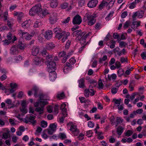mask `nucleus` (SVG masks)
<instances>
[{
	"label": "nucleus",
	"mask_w": 146,
	"mask_h": 146,
	"mask_svg": "<svg viewBox=\"0 0 146 146\" xmlns=\"http://www.w3.org/2000/svg\"><path fill=\"white\" fill-rule=\"evenodd\" d=\"M108 2L105 1H103L99 5V8L100 9H102L106 5H107Z\"/></svg>",
	"instance_id": "5701e85b"
},
{
	"label": "nucleus",
	"mask_w": 146,
	"mask_h": 146,
	"mask_svg": "<svg viewBox=\"0 0 146 146\" xmlns=\"http://www.w3.org/2000/svg\"><path fill=\"white\" fill-rule=\"evenodd\" d=\"M38 96L40 98V100L39 102H36L34 104V106L35 107H37L39 105H40V100H43V99H42L43 96V95L42 94H40L38 95Z\"/></svg>",
	"instance_id": "c756f323"
},
{
	"label": "nucleus",
	"mask_w": 146,
	"mask_h": 146,
	"mask_svg": "<svg viewBox=\"0 0 146 146\" xmlns=\"http://www.w3.org/2000/svg\"><path fill=\"white\" fill-rule=\"evenodd\" d=\"M60 138L62 140H63L66 138V134L63 133H61L59 134Z\"/></svg>",
	"instance_id": "49530a36"
},
{
	"label": "nucleus",
	"mask_w": 146,
	"mask_h": 146,
	"mask_svg": "<svg viewBox=\"0 0 146 146\" xmlns=\"http://www.w3.org/2000/svg\"><path fill=\"white\" fill-rule=\"evenodd\" d=\"M46 59L47 60V63H48L49 62H51V60L52 59V57L51 55H48V56H47L45 57Z\"/></svg>",
	"instance_id": "09e8293b"
},
{
	"label": "nucleus",
	"mask_w": 146,
	"mask_h": 146,
	"mask_svg": "<svg viewBox=\"0 0 146 146\" xmlns=\"http://www.w3.org/2000/svg\"><path fill=\"white\" fill-rule=\"evenodd\" d=\"M53 31L56 35L57 34H59L63 31H62L61 28L56 27L54 29Z\"/></svg>",
	"instance_id": "cd10ccee"
},
{
	"label": "nucleus",
	"mask_w": 146,
	"mask_h": 146,
	"mask_svg": "<svg viewBox=\"0 0 146 146\" xmlns=\"http://www.w3.org/2000/svg\"><path fill=\"white\" fill-rule=\"evenodd\" d=\"M98 88L99 89H102L103 88L104 84L102 82V80L101 79H100L98 81Z\"/></svg>",
	"instance_id": "a19ab883"
},
{
	"label": "nucleus",
	"mask_w": 146,
	"mask_h": 146,
	"mask_svg": "<svg viewBox=\"0 0 146 146\" xmlns=\"http://www.w3.org/2000/svg\"><path fill=\"white\" fill-rule=\"evenodd\" d=\"M36 117V116L33 115L29 117V120H30L31 124L33 125H35L36 124V121L35 120Z\"/></svg>",
	"instance_id": "aec40b11"
},
{
	"label": "nucleus",
	"mask_w": 146,
	"mask_h": 146,
	"mask_svg": "<svg viewBox=\"0 0 146 146\" xmlns=\"http://www.w3.org/2000/svg\"><path fill=\"white\" fill-rule=\"evenodd\" d=\"M114 52L117 54L118 56H120L122 55V53L121 51L119 50V49L118 47H117L114 49Z\"/></svg>",
	"instance_id": "b1692460"
},
{
	"label": "nucleus",
	"mask_w": 146,
	"mask_h": 146,
	"mask_svg": "<svg viewBox=\"0 0 146 146\" xmlns=\"http://www.w3.org/2000/svg\"><path fill=\"white\" fill-rule=\"evenodd\" d=\"M42 10L41 5L40 4H38L35 5V6L32 8L29 11V14L31 16L35 15L37 14L39 15V13H40V11Z\"/></svg>",
	"instance_id": "f03ea898"
},
{
	"label": "nucleus",
	"mask_w": 146,
	"mask_h": 146,
	"mask_svg": "<svg viewBox=\"0 0 146 146\" xmlns=\"http://www.w3.org/2000/svg\"><path fill=\"white\" fill-rule=\"evenodd\" d=\"M79 87L80 88H83L85 86L84 79L82 78L78 80Z\"/></svg>",
	"instance_id": "412c9836"
},
{
	"label": "nucleus",
	"mask_w": 146,
	"mask_h": 146,
	"mask_svg": "<svg viewBox=\"0 0 146 146\" xmlns=\"http://www.w3.org/2000/svg\"><path fill=\"white\" fill-rule=\"evenodd\" d=\"M35 64L37 65H40L43 63L44 59L41 58L36 57L34 58Z\"/></svg>",
	"instance_id": "9d476101"
},
{
	"label": "nucleus",
	"mask_w": 146,
	"mask_h": 146,
	"mask_svg": "<svg viewBox=\"0 0 146 146\" xmlns=\"http://www.w3.org/2000/svg\"><path fill=\"white\" fill-rule=\"evenodd\" d=\"M20 110L23 113V115H24L27 113V109L24 107H22V108H20Z\"/></svg>",
	"instance_id": "338daca9"
},
{
	"label": "nucleus",
	"mask_w": 146,
	"mask_h": 146,
	"mask_svg": "<svg viewBox=\"0 0 146 146\" xmlns=\"http://www.w3.org/2000/svg\"><path fill=\"white\" fill-rule=\"evenodd\" d=\"M86 34V32H84L82 33L81 32L79 36L77 37L76 38V40H81V39L85 38V35Z\"/></svg>",
	"instance_id": "393cba45"
},
{
	"label": "nucleus",
	"mask_w": 146,
	"mask_h": 146,
	"mask_svg": "<svg viewBox=\"0 0 146 146\" xmlns=\"http://www.w3.org/2000/svg\"><path fill=\"white\" fill-rule=\"evenodd\" d=\"M72 53H69L68 54L66 55L64 57L62 60V63H64L66 62L68 58L71 55Z\"/></svg>",
	"instance_id": "c85d7f7f"
},
{
	"label": "nucleus",
	"mask_w": 146,
	"mask_h": 146,
	"mask_svg": "<svg viewBox=\"0 0 146 146\" xmlns=\"http://www.w3.org/2000/svg\"><path fill=\"white\" fill-rule=\"evenodd\" d=\"M69 5V4L67 2H64L61 5V7L62 9H65Z\"/></svg>",
	"instance_id": "79ce46f5"
},
{
	"label": "nucleus",
	"mask_w": 146,
	"mask_h": 146,
	"mask_svg": "<svg viewBox=\"0 0 146 146\" xmlns=\"http://www.w3.org/2000/svg\"><path fill=\"white\" fill-rule=\"evenodd\" d=\"M10 86L11 88L15 89L17 88V85L16 83H11L10 84Z\"/></svg>",
	"instance_id": "052dcab7"
},
{
	"label": "nucleus",
	"mask_w": 146,
	"mask_h": 146,
	"mask_svg": "<svg viewBox=\"0 0 146 146\" xmlns=\"http://www.w3.org/2000/svg\"><path fill=\"white\" fill-rule=\"evenodd\" d=\"M83 20L85 21H86L90 26L94 25L96 21L94 17L89 13L85 14Z\"/></svg>",
	"instance_id": "f257e3e1"
},
{
	"label": "nucleus",
	"mask_w": 146,
	"mask_h": 146,
	"mask_svg": "<svg viewBox=\"0 0 146 146\" xmlns=\"http://www.w3.org/2000/svg\"><path fill=\"white\" fill-rule=\"evenodd\" d=\"M141 56L143 60H145L146 59V52H143L142 53Z\"/></svg>",
	"instance_id": "774afa93"
},
{
	"label": "nucleus",
	"mask_w": 146,
	"mask_h": 146,
	"mask_svg": "<svg viewBox=\"0 0 146 146\" xmlns=\"http://www.w3.org/2000/svg\"><path fill=\"white\" fill-rule=\"evenodd\" d=\"M82 21V20L81 17L79 15H77L74 17L73 21V23L75 24L78 25H80Z\"/></svg>",
	"instance_id": "423d86ee"
},
{
	"label": "nucleus",
	"mask_w": 146,
	"mask_h": 146,
	"mask_svg": "<svg viewBox=\"0 0 146 146\" xmlns=\"http://www.w3.org/2000/svg\"><path fill=\"white\" fill-rule=\"evenodd\" d=\"M56 72L54 71H51L49 73V78L50 80L54 81L56 78Z\"/></svg>",
	"instance_id": "dca6fc26"
},
{
	"label": "nucleus",
	"mask_w": 146,
	"mask_h": 146,
	"mask_svg": "<svg viewBox=\"0 0 146 146\" xmlns=\"http://www.w3.org/2000/svg\"><path fill=\"white\" fill-rule=\"evenodd\" d=\"M130 24V22L129 21H127L123 25V27L125 28H127L129 26Z\"/></svg>",
	"instance_id": "0e129e2a"
},
{
	"label": "nucleus",
	"mask_w": 146,
	"mask_h": 146,
	"mask_svg": "<svg viewBox=\"0 0 146 146\" xmlns=\"http://www.w3.org/2000/svg\"><path fill=\"white\" fill-rule=\"evenodd\" d=\"M123 129L121 126H119L117 129V132L118 135H121L123 133Z\"/></svg>",
	"instance_id": "a878e982"
},
{
	"label": "nucleus",
	"mask_w": 146,
	"mask_h": 146,
	"mask_svg": "<svg viewBox=\"0 0 146 146\" xmlns=\"http://www.w3.org/2000/svg\"><path fill=\"white\" fill-rule=\"evenodd\" d=\"M65 97V94L63 92H62L60 94H58L56 96L57 98L59 99V100L62 99Z\"/></svg>",
	"instance_id": "7c9ffc66"
},
{
	"label": "nucleus",
	"mask_w": 146,
	"mask_h": 146,
	"mask_svg": "<svg viewBox=\"0 0 146 146\" xmlns=\"http://www.w3.org/2000/svg\"><path fill=\"white\" fill-rule=\"evenodd\" d=\"M3 42L4 45H7L9 44L10 43H11V41L8 40V39H5L3 41Z\"/></svg>",
	"instance_id": "6e6d98bb"
},
{
	"label": "nucleus",
	"mask_w": 146,
	"mask_h": 146,
	"mask_svg": "<svg viewBox=\"0 0 146 146\" xmlns=\"http://www.w3.org/2000/svg\"><path fill=\"white\" fill-rule=\"evenodd\" d=\"M117 73L119 77H121L124 74V72L122 68H120L117 71Z\"/></svg>",
	"instance_id": "bb28decb"
},
{
	"label": "nucleus",
	"mask_w": 146,
	"mask_h": 146,
	"mask_svg": "<svg viewBox=\"0 0 146 146\" xmlns=\"http://www.w3.org/2000/svg\"><path fill=\"white\" fill-rule=\"evenodd\" d=\"M3 132L2 138L6 139L9 137V131L7 128H4L3 129Z\"/></svg>",
	"instance_id": "1a4fd4ad"
},
{
	"label": "nucleus",
	"mask_w": 146,
	"mask_h": 146,
	"mask_svg": "<svg viewBox=\"0 0 146 146\" xmlns=\"http://www.w3.org/2000/svg\"><path fill=\"white\" fill-rule=\"evenodd\" d=\"M70 126V130L73 132L76 133L78 134L79 131L77 129V127L76 124H73L72 122H69L67 124V126Z\"/></svg>",
	"instance_id": "0eeeda50"
},
{
	"label": "nucleus",
	"mask_w": 146,
	"mask_h": 146,
	"mask_svg": "<svg viewBox=\"0 0 146 146\" xmlns=\"http://www.w3.org/2000/svg\"><path fill=\"white\" fill-rule=\"evenodd\" d=\"M41 52L42 55L45 57L47 56H48L49 55V53L47 52L45 49H43V50L41 51Z\"/></svg>",
	"instance_id": "ea45409f"
},
{
	"label": "nucleus",
	"mask_w": 146,
	"mask_h": 146,
	"mask_svg": "<svg viewBox=\"0 0 146 146\" xmlns=\"http://www.w3.org/2000/svg\"><path fill=\"white\" fill-rule=\"evenodd\" d=\"M48 13V11L46 9L42 10L40 11V13H39L38 16L41 18H43L45 15Z\"/></svg>",
	"instance_id": "6ab92c4d"
},
{
	"label": "nucleus",
	"mask_w": 146,
	"mask_h": 146,
	"mask_svg": "<svg viewBox=\"0 0 146 146\" xmlns=\"http://www.w3.org/2000/svg\"><path fill=\"white\" fill-rule=\"evenodd\" d=\"M133 131L129 130H128L126 132H125L124 133L125 136L127 137H129L131 135L133 134Z\"/></svg>",
	"instance_id": "f704fd0d"
},
{
	"label": "nucleus",
	"mask_w": 146,
	"mask_h": 146,
	"mask_svg": "<svg viewBox=\"0 0 146 146\" xmlns=\"http://www.w3.org/2000/svg\"><path fill=\"white\" fill-rule=\"evenodd\" d=\"M57 15L56 13L51 12L50 13L49 20L51 24H54L56 23L57 20Z\"/></svg>",
	"instance_id": "39448f33"
},
{
	"label": "nucleus",
	"mask_w": 146,
	"mask_h": 146,
	"mask_svg": "<svg viewBox=\"0 0 146 146\" xmlns=\"http://www.w3.org/2000/svg\"><path fill=\"white\" fill-rule=\"evenodd\" d=\"M41 25L42 23L41 22L37 21L34 23L33 27L35 28H37L41 26Z\"/></svg>",
	"instance_id": "473e14b6"
},
{
	"label": "nucleus",
	"mask_w": 146,
	"mask_h": 146,
	"mask_svg": "<svg viewBox=\"0 0 146 146\" xmlns=\"http://www.w3.org/2000/svg\"><path fill=\"white\" fill-rule=\"evenodd\" d=\"M81 31L80 30H76L73 32L72 33L73 36L74 37L78 36L81 33Z\"/></svg>",
	"instance_id": "e433bc0d"
},
{
	"label": "nucleus",
	"mask_w": 146,
	"mask_h": 146,
	"mask_svg": "<svg viewBox=\"0 0 146 146\" xmlns=\"http://www.w3.org/2000/svg\"><path fill=\"white\" fill-rule=\"evenodd\" d=\"M113 37L115 39H117L118 40L120 39L119 35L116 33H114L113 35Z\"/></svg>",
	"instance_id": "bf43d9fd"
},
{
	"label": "nucleus",
	"mask_w": 146,
	"mask_h": 146,
	"mask_svg": "<svg viewBox=\"0 0 146 146\" xmlns=\"http://www.w3.org/2000/svg\"><path fill=\"white\" fill-rule=\"evenodd\" d=\"M120 61L122 63H124L125 62H128L127 58L124 57H121Z\"/></svg>",
	"instance_id": "a18cd8bd"
},
{
	"label": "nucleus",
	"mask_w": 146,
	"mask_h": 146,
	"mask_svg": "<svg viewBox=\"0 0 146 146\" xmlns=\"http://www.w3.org/2000/svg\"><path fill=\"white\" fill-rule=\"evenodd\" d=\"M18 46H12L10 50V53L13 55L17 54L19 53Z\"/></svg>",
	"instance_id": "9b49d317"
},
{
	"label": "nucleus",
	"mask_w": 146,
	"mask_h": 146,
	"mask_svg": "<svg viewBox=\"0 0 146 146\" xmlns=\"http://www.w3.org/2000/svg\"><path fill=\"white\" fill-rule=\"evenodd\" d=\"M29 21H27L22 23L21 25L24 28H27L30 25V23H29Z\"/></svg>",
	"instance_id": "2f4dec72"
},
{
	"label": "nucleus",
	"mask_w": 146,
	"mask_h": 146,
	"mask_svg": "<svg viewBox=\"0 0 146 146\" xmlns=\"http://www.w3.org/2000/svg\"><path fill=\"white\" fill-rule=\"evenodd\" d=\"M22 59V57L20 55L16 57L15 58V61L17 62H18L19 61H21Z\"/></svg>",
	"instance_id": "69168bd1"
},
{
	"label": "nucleus",
	"mask_w": 146,
	"mask_h": 146,
	"mask_svg": "<svg viewBox=\"0 0 146 146\" xmlns=\"http://www.w3.org/2000/svg\"><path fill=\"white\" fill-rule=\"evenodd\" d=\"M14 16H17V20L19 22H21L24 14L22 12L18 13L16 11H15L14 13Z\"/></svg>",
	"instance_id": "4468645a"
},
{
	"label": "nucleus",
	"mask_w": 146,
	"mask_h": 146,
	"mask_svg": "<svg viewBox=\"0 0 146 146\" xmlns=\"http://www.w3.org/2000/svg\"><path fill=\"white\" fill-rule=\"evenodd\" d=\"M115 65L117 68H119L121 67V64L120 62L117 61L115 62Z\"/></svg>",
	"instance_id": "3c124183"
},
{
	"label": "nucleus",
	"mask_w": 146,
	"mask_h": 146,
	"mask_svg": "<svg viewBox=\"0 0 146 146\" xmlns=\"http://www.w3.org/2000/svg\"><path fill=\"white\" fill-rule=\"evenodd\" d=\"M7 39L8 40L11 41L12 38V35L11 32H9L7 35Z\"/></svg>",
	"instance_id": "864d4df0"
},
{
	"label": "nucleus",
	"mask_w": 146,
	"mask_h": 146,
	"mask_svg": "<svg viewBox=\"0 0 146 146\" xmlns=\"http://www.w3.org/2000/svg\"><path fill=\"white\" fill-rule=\"evenodd\" d=\"M143 111V110L142 109H140L137 110L136 111H134L133 112V113L135 115H136V114H140Z\"/></svg>",
	"instance_id": "e2e57ef3"
},
{
	"label": "nucleus",
	"mask_w": 146,
	"mask_h": 146,
	"mask_svg": "<svg viewBox=\"0 0 146 146\" xmlns=\"http://www.w3.org/2000/svg\"><path fill=\"white\" fill-rule=\"evenodd\" d=\"M116 41L113 40H111L109 42H107L106 45L108 46H115Z\"/></svg>",
	"instance_id": "4c0bfd02"
},
{
	"label": "nucleus",
	"mask_w": 146,
	"mask_h": 146,
	"mask_svg": "<svg viewBox=\"0 0 146 146\" xmlns=\"http://www.w3.org/2000/svg\"><path fill=\"white\" fill-rule=\"evenodd\" d=\"M114 12L113 11H111L109 14L105 18V19L106 20L109 21L113 16L114 14Z\"/></svg>",
	"instance_id": "72a5a7b5"
},
{
	"label": "nucleus",
	"mask_w": 146,
	"mask_h": 146,
	"mask_svg": "<svg viewBox=\"0 0 146 146\" xmlns=\"http://www.w3.org/2000/svg\"><path fill=\"white\" fill-rule=\"evenodd\" d=\"M50 129L55 131L56 130V126L54 124H51L49 126Z\"/></svg>",
	"instance_id": "c03bdc74"
},
{
	"label": "nucleus",
	"mask_w": 146,
	"mask_h": 146,
	"mask_svg": "<svg viewBox=\"0 0 146 146\" xmlns=\"http://www.w3.org/2000/svg\"><path fill=\"white\" fill-rule=\"evenodd\" d=\"M90 91H89V90H88L87 89H86L84 90V95L85 96L88 98L89 97V93Z\"/></svg>",
	"instance_id": "4d7b16f0"
},
{
	"label": "nucleus",
	"mask_w": 146,
	"mask_h": 146,
	"mask_svg": "<svg viewBox=\"0 0 146 146\" xmlns=\"http://www.w3.org/2000/svg\"><path fill=\"white\" fill-rule=\"evenodd\" d=\"M78 40L80 41V44L81 45H84V46H85L86 45L88 44V42L86 43V39L85 38H83L81 39V40Z\"/></svg>",
	"instance_id": "c9c22d12"
},
{
	"label": "nucleus",
	"mask_w": 146,
	"mask_h": 146,
	"mask_svg": "<svg viewBox=\"0 0 146 146\" xmlns=\"http://www.w3.org/2000/svg\"><path fill=\"white\" fill-rule=\"evenodd\" d=\"M22 34L21 36L22 37L24 38L26 40H29L31 38L32 36L29 35L27 33L23 32L21 31Z\"/></svg>",
	"instance_id": "a211bd4d"
},
{
	"label": "nucleus",
	"mask_w": 146,
	"mask_h": 146,
	"mask_svg": "<svg viewBox=\"0 0 146 146\" xmlns=\"http://www.w3.org/2000/svg\"><path fill=\"white\" fill-rule=\"evenodd\" d=\"M98 3L97 0H91L88 3V6L91 8L96 7Z\"/></svg>",
	"instance_id": "f8f14e48"
},
{
	"label": "nucleus",
	"mask_w": 146,
	"mask_h": 146,
	"mask_svg": "<svg viewBox=\"0 0 146 146\" xmlns=\"http://www.w3.org/2000/svg\"><path fill=\"white\" fill-rule=\"evenodd\" d=\"M113 101L114 102L115 105L116 106H118L120 104L121 99L119 100L116 99H113Z\"/></svg>",
	"instance_id": "58836bf2"
},
{
	"label": "nucleus",
	"mask_w": 146,
	"mask_h": 146,
	"mask_svg": "<svg viewBox=\"0 0 146 146\" xmlns=\"http://www.w3.org/2000/svg\"><path fill=\"white\" fill-rule=\"evenodd\" d=\"M93 132L92 130H89L86 132V135L88 137H90L92 136Z\"/></svg>",
	"instance_id": "de8ad7c7"
},
{
	"label": "nucleus",
	"mask_w": 146,
	"mask_h": 146,
	"mask_svg": "<svg viewBox=\"0 0 146 146\" xmlns=\"http://www.w3.org/2000/svg\"><path fill=\"white\" fill-rule=\"evenodd\" d=\"M47 102L44 100H40V106L41 107H38L36 108L35 109V111L39 112L40 114L43 113V108L47 104Z\"/></svg>",
	"instance_id": "20e7f679"
},
{
	"label": "nucleus",
	"mask_w": 146,
	"mask_h": 146,
	"mask_svg": "<svg viewBox=\"0 0 146 146\" xmlns=\"http://www.w3.org/2000/svg\"><path fill=\"white\" fill-rule=\"evenodd\" d=\"M70 35L69 32L66 33L65 31H63L59 34H57L55 35V37L58 40L61 39L62 38V42H64L65 40L67 39L68 37Z\"/></svg>",
	"instance_id": "7ed1b4c3"
},
{
	"label": "nucleus",
	"mask_w": 146,
	"mask_h": 146,
	"mask_svg": "<svg viewBox=\"0 0 146 146\" xmlns=\"http://www.w3.org/2000/svg\"><path fill=\"white\" fill-rule=\"evenodd\" d=\"M41 125L42 127L45 128L47 126V123L46 121L43 120L41 122Z\"/></svg>",
	"instance_id": "37998d69"
},
{
	"label": "nucleus",
	"mask_w": 146,
	"mask_h": 146,
	"mask_svg": "<svg viewBox=\"0 0 146 146\" xmlns=\"http://www.w3.org/2000/svg\"><path fill=\"white\" fill-rule=\"evenodd\" d=\"M90 83L94 86H95L97 84V82L94 80H92L90 81Z\"/></svg>",
	"instance_id": "5fc2aeb1"
},
{
	"label": "nucleus",
	"mask_w": 146,
	"mask_h": 146,
	"mask_svg": "<svg viewBox=\"0 0 146 146\" xmlns=\"http://www.w3.org/2000/svg\"><path fill=\"white\" fill-rule=\"evenodd\" d=\"M52 36V32L51 30H48L46 31L44 35L45 38L47 39H51Z\"/></svg>",
	"instance_id": "2eb2a0df"
},
{
	"label": "nucleus",
	"mask_w": 146,
	"mask_h": 146,
	"mask_svg": "<svg viewBox=\"0 0 146 146\" xmlns=\"http://www.w3.org/2000/svg\"><path fill=\"white\" fill-rule=\"evenodd\" d=\"M47 67L50 70L54 69L56 67V65L55 62L51 61L47 63Z\"/></svg>",
	"instance_id": "ddd939ff"
},
{
	"label": "nucleus",
	"mask_w": 146,
	"mask_h": 146,
	"mask_svg": "<svg viewBox=\"0 0 146 146\" xmlns=\"http://www.w3.org/2000/svg\"><path fill=\"white\" fill-rule=\"evenodd\" d=\"M39 52V48L38 46H34L32 49V54L33 56H36Z\"/></svg>",
	"instance_id": "f3484780"
},
{
	"label": "nucleus",
	"mask_w": 146,
	"mask_h": 146,
	"mask_svg": "<svg viewBox=\"0 0 146 146\" xmlns=\"http://www.w3.org/2000/svg\"><path fill=\"white\" fill-rule=\"evenodd\" d=\"M138 94V93L136 92L133 93L130 96V99L131 100H133L135 98V96L137 95Z\"/></svg>",
	"instance_id": "680f3d73"
},
{
	"label": "nucleus",
	"mask_w": 146,
	"mask_h": 146,
	"mask_svg": "<svg viewBox=\"0 0 146 146\" xmlns=\"http://www.w3.org/2000/svg\"><path fill=\"white\" fill-rule=\"evenodd\" d=\"M58 2L57 0H52L50 4L51 7L54 8L56 7L58 5Z\"/></svg>",
	"instance_id": "4be33fe9"
},
{
	"label": "nucleus",
	"mask_w": 146,
	"mask_h": 146,
	"mask_svg": "<svg viewBox=\"0 0 146 146\" xmlns=\"http://www.w3.org/2000/svg\"><path fill=\"white\" fill-rule=\"evenodd\" d=\"M136 4L133 2L129 5V8L130 9H133L135 7Z\"/></svg>",
	"instance_id": "13d9d810"
},
{
	"label": "nucleus",
	"mask_w": 146,
	"mask_h": 146,
	"mask_svg": "<svg viewBox=\"0 0 146 146\" xmlns=\"http://www.w3.org/2000/svg\"><path fill=\"white\" fill-rule=\"evenodd\" d=\"M123 119L120 117H117L116 119V123L118 125L121 123L122 122Z\"/></svg>",
	"instance_id": "603ef678"
},
{
	"label": "nucleus",
	"mask_w": 146,
	"mask_h": 146,
	"mask_svg": "<svg viewBox=\"0 0 146 146\" xmlns=\"http://www.w3.org/2000/svg\"><path fill=\"white\" fill-rule=\"evenodd\" d=\"M38 89L36 87H34L32 89V90L29 91L28 92V95L29 96H31V95L32 93H34V95L35 97H37L38 96Z\"/></svg>",
	"instance_id": "6e6552de"
},
{
	"label": "nucleus",
	"mask_w": 146,
	"mask_h": 146,
	"mask_svg": "<svg viewBox=\"0 0 146 146\" xmlns=\"http://www.w3.org/2000/svg\"><path fill=\"white\" fill-rule=\"evenodd\" d=\"M78 5L80 7H82L85 4L84 0H78Z\"/></svg>",
	"instance_id": "8fccbe9b"
}]
</instances>
